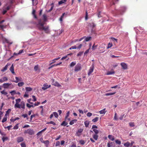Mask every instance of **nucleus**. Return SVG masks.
<instances>
[{"label":"nucleus","instance_id":"nucleus-1","mask_svg":"<svg viewBox=\"0 0 147 147\" xmlns=\"http://www.w3.org/2000/svg\"><path fill=\"white\" fill-rule=\"evenodd\" d=\"M44 22H41V20H40L37 25L38 29L40 30H43L47 34H49L50 31L49 29V26H44Z\"/></svg>","mask_w":147,"mask_h":147},{"label":"nucleus","instance_id":"nucleus-2","mask_svg":"<svg viewBox=\"0 0 147 147\" xmlns=\"http://www.w3.org/2000/svg\"><path fill=\"white\" fill-rule=\"evenodd\" d=\"M25 134H28L30 135H32L34 134V131L33 130L31 129H28L26 130H25L24 131Z\"/></svg>","mask_w":147,"mask_h":147},{"label":"nucleus","instance_id":"nucleus-3","mask_svg":"<svg viewBox=\"0 0 147 147\" xmlns=\"http://www.w3.org/2000/svg\"><path fill=\"white\" fill-rule=\"evenodd\" d=\"M94 69L93 65H92L90 68L88 73V75L89 76L90 74L93 72Z\"/></svg>","mask_w":147,"mask_h":147},{"label":"nucleus","instance_id":"nucleus-4","mask_svg":"<svg viewBox=\"0 0 147 147\" xmlns=\"http://www.w3.org/2000/svg\"><path fill=\"white\" fill-rule=\"evenodd\" d=\"M81 65L80 63H78L76 66L75 69V71H78L81 70Z\"/></svg>","mask_w":147,"mask_h":147},{"label":"nucleus","instance_id":"nucleus-5","mask_svg":"<svg viewBox=\"0 0 147 147\" xmlns=\"http://www.w3.org/2000/svg\"><path fill=\"white\" fill-rule=\"evenodd\" d=\"M83 129L82 128L79 129L76 132V135L77 136H79L82 134V133L83 132Z\"/></svg>","mask_w":147,"mask_h":147},{"label":"nucleus","instance_id":"nucleus-6","mask_svg":"<svg viewBox=\"0 0 147 147\" xmlns=\"http://www.w3.org/2000/svg\"><path fill=\"white\" fill-rule=\"evenodd\" d=\"M19 106L20 107H17L19 109L22 108L24 109L25 108V103L24 101H22L21 102V104H19Z\"/></svg>","mask_w":147,"mask_h":147},{"label":"nucleus","instance_id":"nucleus-7","mask_svg":"<svg viewBox=\"0 0 147 147\" xmlns=\"http://www.w3.org/2000/svg\"><path fill=\"white\" fill-rule=\"evenodd\" d=\"M43 87L42 88V89L43 90H45L48 88H49L51 87V85H48L47 83H45L44 84Z\"/></svg>","mask_w":147,"mask_h":147},{"label":"nucleus","instance_id":"nucleus-8","mask_svg":"<svg viewBox=\"0 0 147 147\" xmlns=\"http://www.w3.org/2000/svg\"><path fill=\"white\" fill-rule=\"evenodd\" d=\"M16 103L15 105V107H20L18 103L20 102L21 99L20 98H18L16 99Z\"/></svg>","mask_w":147,"mask_h":147},{"label":"nucleus","instance_id":"nucleus-9","mask_svg":"<svg viewBox=\"0 0 147 147\" xmlns=\"http://www.w3.org/2000/svg\"><path fill=\"white\" fill-rule=\"evenodd\" d=\"M11 84L9 83H5L3 84V87L5 89L9 88V86Z\"/></svg>","mask_w":147,"mask_h":147},{"label":"nucleus","instance_id":"nucleus-10","mask_svg":"<svg viewBox=\"0 0 147 147\" xmlns=\"http://www.w3.org/2000/svg\"><path fill=\"white\" fill-rule=\"evenodd\" d=\"M121 65L123 69H127V65L125 63L123 62L121 63Z\"/></svg>","mask_w":147,"mask_h":147},{"label":"nucleus","instance_id":"nucleus-11","mask_svg":"<svg viewBox=\"0 0 147 147\" xmlns=\"http://www.w3.org/2000/svg\"><path fill=\"white\" fill-rule=\"evenodd\" d=\"M52 82H54V79H52ZM53 85L55 86H57V87H60L61 86V85L57 82H53Z\"/></svg>","mask_w":147,"mask_h":147},{"label":"nucleus","instance_id":"nucleus-12","mask_svg":"<svg viewBox=\"0 0 147 147\" xmlns=\"http://www.w3.org/2000/svg\"><path fill=\"white\" fill-rule=\"evenodd\" d=\"M24 140V138L22 137H19L17 138V140L18 143L23 141Z\"/></svg>","mask_w":147,"mask_h":147},{"label":"nucleus","instance_id":"nucleus-13","mask_svg":"<svg viewBox=\"0 0 147 147\" xmlns=\"http://www.w3.org/2000/svg\"><path fill=\"white\" fill-rule=\"evenodd\" d=\"M8 80L7 78L6 77H3L2 78L0 79V82L2 83L6 82Z\"/></svg>","mask_w":147,"mask_h":147},{"label":"nucleus","instance_id":"nucleus-14","mask_svg":"<svg viewBox=\"0 0 147 147\" xmlns=\"http://www.w3.org/2000/svg\"><path fill=\"white\" fill-rule=\"evenodd\" d=\"M73 55V53H69V54H68L67 55H66L65 56H64L61 59V60H63V59H66L67 58H68V59H69V56H72Z\"/></svg>","mask_w":147,"mask_h":147},{"label":"nucleus","instance_id":"nucleus-15","mask_svg":"<svg viewBox=\"0 0 147 147\" xmlns=\"http://www.w3.org/2000/svg\"><path fill=\"white\" fill-rule=\"evenodd\" d=\"M15 78L16 80L14 81H13V82L17 83L18 82L21 81H22V78L21 77L19 78L17 77H16Z\"/></svg>","mask_w":147,"mask_h":147},{"label":"nucleus","instance_id":"nucleus-16","mask_svg":"<svg viewBox=\"0 0 147 147\" xmlns=\"http://www.w3.org/2000/svg\"><path fill=\"white\" fill-rule=\"evenodd\" d=\"M69 115V112L68 111L65 117V120L67 121L68 120V121L70 120V118H68V117Z\"/></svg>","mask_w":147,"mask_h":147},{"label":"nucleus","instance_id":"nucleus-17","mask_svg":"<svg viewBox=\"0 0 147 147\" xmlns=\"http://www.w3.org/2000/svg\"><path fill=\"white\" fill-rule=\"evenodd\" d=\"M113 142H109L107 144V146L108 147H116V146H113Z\"/></svg>","mask_w":147,"mask_h":147},{"label":"nucleus","instance_id":"nucleus-18","mask_svg":"<svg viewBox=\"0 0 147 147\" xmlns=\"http://www.w3.org/2000/svg\"><path fill=\"white\" fill-rule=\"evenodd\" d=\"M93 138L95 140H97L98 137V135L96 134H94L92 135Z\"/></svg>","mask_w":147,"mask_h":147},{"label":"nucleus","instance_id":"nucleus-19","mask_svg":"<svg viewBox=\"0 0 147 147\" xmlns=\"http://www.w3.org/2000/svg\"><path fill=\"white\" fill-rule=\"evenodd\" d=\"M106 109H103L101 110V111H100L99 112V113H100V114H105V113L107 112V111H105Z\"/></svg>","mask_w":147,"mask_h":147},{"label":"nucleus","instance_id":"nucleus-20","mask_svg":"<svg viewBox=\"0 0 147 147\" xmlns=\"http://www.w3.org/2000/svg\"><path fill=\"white\" fill-rule=\"evenodd\" d=\"M7 118V116L6 115H5L4 118L2 119V122L3 123L6 121Z\"/></svg>","mask_w":147,"mask_h":147},{"label":"nucleus","instance_id":"nucleus-21","mask_svg":"<svg viewBox=\"0 0 147 147\" xmlns=\"http://www.w3.org/2000/svg\"><path fill=\"white\" fill-rule=\"evenodd\" d=\"M102 49L100 50V53H103L105 51V47H100L99 48V49Z\"/></svg>","mask_w":147,"mask_h":147},{"label":"nucleus","instance_id":"nucleus-22","mask_svg":"<svg viewBox=\"0 0 147 147\" xmlns=\"http://www.w3.org/2000/svg\"><path fill=\"white\" fill-rule=\"evenodd\" d=\"M10 70L12 74H14L15 73V72H14V67L13 66V64H12L11 67H10Z\"/></svg>","mask_w":147,"mask_h":147},{"label":"nucleus","instance_id":"nucleus-23","mask_svg":"<svg viewBox=\"0 0 147 147\" xmlns=\"http://www.w3.org/2000/svg\"><path fill=\"white\" fill-rule=\"evenodd\" d=\"M4 40L5 42L10 45H11L13 43L12 42H10L9 40L5 38L4 39Z\"/></svg>","mask_w":147,"mask_h":147},{"label":"nucleus","instance_id":"nucleus-24","mask_svg":"<svg viewBox=\"0 0 147 147\" xmlns=\"http://www.w3.org/2000/svg\"><path fill=\"white\" fill-rule=\"evenodd\" d=\"M89 121H85L84 123L86 127H88L89 124Z\"/></svg>","mask_w":147,"mask_h":147},{"label":"nucleus","instance_id":"nucleus-25","mask_svg":"<svg viewBox=\"0 0 147 147\" xmlns=\"http://www.w3.org/2000/svg\"><path fill=\"white\" fill-rule=\"evenodd\" d=\"M67 1V0H61L58 2V4L60 5L63 3H64Z\"/></svg>","mask_w":147,"mask_h":147},{"label":"nucleus","instance_id":"nucleus-26","mask_svg":"<svg viewBox=\"0 0 147 147\" xmlns=\"http://www.w3.org/2000/svg\"><path fill=\"white\" fill-rule=\"evenodd\" d=\"M108 138L111 141H113L114 140V137L112 135H109L108 136Z\"/></svg>","mask_w":147,"mask_h":147},{"label":"nucleus","instance_id":"nucleus-27","mask_svg":"<svg viewBox=\"0 0 147 147\" xmlns=\"http://www.w3.org/2000/svg\"><path fill=\"white\" fill-rule=\"evenodd\" d=\"M43 143L45 144L46 146L47 147L49 145V140H47L45 141H43Z\"/></svg>","mask_w":147,"mask_h":147},{"label":"nucleus","instance_id":"nucleus-28","mask_svg":"<svg viewBox=\"0 0 147 147\" xmlns=\"http://www.w3.org/2000/svg\"><path fill=\"white\" fill-rule=\"evenodd\" d=\"M8 66V65H6L1 70V71L2 72H4L5 71L7 70Z\"/></svg>","mask_w":147,"mask_h":147},{"label":"nucleus","instance_id":"nucleus-29","mask_svg":"<svg viewBox=\"0 0 147 147\" xmlns=\"http://www.w3.org/2000/svg\"><path fill=\"white\" fill-rule=\"evenodd\" d=\"M82 46V44H80L78 47H77L76 46H74V49H80L81 48Z\"/></svg>","mask_w":147,"mask_h":147},{"label":"nucleus","instance_id":"nucleus-30","mask_svg":"<svg viewBox=\"0 0 147 147\" xmlns=\"http://www.w3.org/2000/svg\"><path fill=\"white\" fill-rule=\"evenodd\" d=\"M24 83L23 82H20L18 84V85L19 87H21L24 85Z\"/></svg>","mask_w":147,"mask_h":147},{"label":"nucleus","instance_id":"nucleus-31","mask_svg":"<svg viewBox=\"0 0 147 147\" xmlns=\"http://www.w3.org/2000/svg\"><path fill=\"white\" fill-rule=\"evenodd\" d=\"M68 124V123L67 122H65V121H63L61 124V126H66Z\"/></svg>","mask_w":147,"mask_h":147},{"label":"nucleus","instance_id":"nucleus-32","mask_svg":"<svg viewBox=\"0 0 147 147\" xmlns=\"http://www.w3.org/2000/svg\"><path fill=\"white\" fill-rule=\"evenodd\" d=\"M32 1L33 5H36L38 3L37 0H32Z\"/></svg>","mask_w":147,"mask_h":147},{"label":"nucleus","instance_id":"nucleus-33","mask_svg":"<svg viewBox=\"0 0 147 147\" xmlns=\"http://www.w3.org/2000/svg\"><path fill=\"white\" fill-rule=\"evenodd\" d=\"M51 7L49 11H48V12H51L53 9V8L54 6V3H52L51 4Z\"/></svg>","mask_w":147,"mask_h":147},{"label":"nucleus","instance_id":"nucleus-34","mask_svg":"<svg viewBox=\"0 0 147 147\" xmlns=\"http://www.w3.org/2000/svg\"><path fill=\"white\" fill-rule=\"evenodd\" d=\"M60 57H58L57 58H55V59H53V60H52V62H51L50 64V65H51V64H52L54 63H55V60H59V59H60Z\"/></svg>","mask_w":147,"mask_h":147},{"label":"nucleus","instance_id":"nucleus-35","mask_svg":"<svg viewBox=\"0 0 147 147\" xmlns=\"http://www.w3.org/2000/svg\"><path fill=\"white\" fill-rule=\"evenodd\" d=\"M98 117H96L92 120V121L94 123L98 121Z\"/></svg>","mask_w":147,"mask_h":147},{"label":"nucleus","instance_id":"nucleus-36","mask_svg":"<svg viewBox=\"0 0 147 147\" xmlns=\"http://www.w3.org/2000/svg\"><path fill=\"white\" fill-rule=\"evenodd\" d=\"M26 90L27 91H30L32 90V88L30 87H26Z\"/></svg>","mask_w":147,"mask_h":147},{"label":"nucleus","instance_id":"nucleus-37","mask_svg":"<svg viewBox=\"0 0 147 147\" xmlns=\"http://www.w3.org/2000/svg\"><path fill=\"white\" fill-rule=\"evenodd\" d=\"M115 73V72L114 71H109L107 73V75H110L113 74Z\"/></svg>","mask_w":147,"mask_h":147},{"label":"nucleus","instance_id":"nucleus-38","mask_svg":"<svg viewBox=\"0 0 147 147\" xmlns=\"http://www.w3.org/2000/svg\"><path fill=\"white\" fill-rule=\"evenodd\" d=\"M92 39V37L91 36L87 37L86 38L85 40L86 41H88L91 40Z\"/></svg>","mask_w":147,"mask_h":147},{"label":"nucleus","instance_id":"nucleus-39","mask_svg":"<svg viewBox=\"0 0 147 147\" xmlns=\"http://www.w3.org/2000/svg\"><path fill=\"white\" fill-rule=\"evenodd\" d=\"M115 93H116L115 92H113V93H107L105 94V95L106 96L111 95H114V94H115Z\"/></svg>","mask_w":147,"mask_h":147},{"label":"nucleus","instance_id":"nucleus-40","mask_svg":"<svg viewBox=\"0 0 147 147\" xmlns=\"http://www.w3.org/2000/svg\"><path fill=\"white\" fill-rule=\"evenodd\" d=\"M124 145V146L126 147H128L130 146V143L128 142H127L125 143Z\"/></svg>","mask_w":147,"mask_h":147},{"label":"nucleus","instance_id":"nucleus-41","mask_svg":"<svg viewBox=\"0 0 147 147\" xmlns=\"http://www.w3.org/2000/svg\"><path fill=\"white\" fill-rule=\"evenodd\" d=\"M2 94H4V95H6L7 94V92L5 91V90H3L1 91L0 92Z\"/></svg>","mask_w":147,"mask_h":147},{"label":"nucleus","instance_id":"nucleus-42","mask_svg":"<svg viewBox=\"0 0 147 147\" xmlns=\"http://www.w3.org/2000/svg\"><path fill=\"white\" fill-rule=\"evenodd\" d=\"M65 13H63L62 14V16H61V17L60 18H59V20L60 21H61V22H62V21H63V18L64 15H65Z\"/></svg>","mask_w":147,"mask_h":147},{"label":"nucleus","instance_id":"nucleus-43","mask_svg":"<svg viewBox=\"0 0 147 147\" xmlns=\"http://www.w3.org/2000/svg\"><path fill=\"white\" fill-rule=\"evenodd\" d=\"M43 19L44 21L45 22L47 20V17L46 14H44L43 15Z\"/></svg>","mask_w":147,"mask_h":147},{"label":"nucleus","instance_id":"nucleus-44","mask_svg":"<svg viewBox=\"0 0 147 147\" xmlns=\"http://www.w3.org/2000/svg\"><path fill=\"white\" fill-rule=\"evenodd\" d=\"M8 139V138L7 137H3L2 138V140H3V142H4L5 141H6Z\"/></svg>","mask_w":147,"mask_h":147},{"label":"nucleus","instance_id":"nucleus-45","mask_svg":"<svg viewBox=\"0 0 147 147\" xmlns=\"http://www.w3.org/2000/svg\"><path fill=\"white\" fill-rule=\"evenodd\" d=\"M47 124H52L53 125H56V123L53 121H50L49 122H48L46 123Z\"/></svg>","mask_w":147,"mask_h":147},{"label":"nucleus","instance_id":"nucleus-46","mask_svg":"<svg viewBox=\"0 0 147 147\" xmlns=\"http://www.w3.org/2000/svg\"><path fill=\"white\" fill-rule=\"evenodd\" d=\"M53 115H54V116L56 118H57L59 116L58 115L57 113L56 112H53Z\"/></svg>","mask_w":147,"mask_h":147},{"label":"nucleus","instance_id":"nucleus-47","mask_svg":"<svg viewBox=\"0 0 147 147\" xmlns=\"http://www.w3.org/2000/svg\"><path fill=\"white\" fill-rule=\"evenodd\" d=\"M93 130L95 133L94 134H98L99 133V131L96 129H93Z\"/></svg>","mask_w":147,"mask_h":147},{"label":"nucleus","instance_id":"nucleus-48","mask_svg":"<svg viewBox=\"0 0 147 147\" xmlns=\"http://www.w3.org/2000/svg\"><path fill=\"white\" fill-rule=\"evenodd\" d=\"M38 69L39 67L38 65L34 66V69L35 71H36Z\"/></svg>","mask_w":147,"mask_h":147},{"label":"nucleus","instance_id":"nucleus-49","mask_svg":"<svg viewBox=\"0 0 147 147\" xmlns=\"http://www.w3.org/2000/svg\"><path fill=\"white\" fill-rule=\"evenodd\" d=\"M26 106L27 107H28L29 108H30L31 107H34V105H31L28 103H27L26 104Z\"/></svg>","mask_w":147,"mask_h":147},{"label":"nucleus","instance_id":"nucleus-50","mask_svg":"<svg viewBox=\"0 0 147 147\" xmlns=\"http://www.w3.org/2000/svg\"><path fill=\"white\" fill-rule=\"evenodd\" d=\"M21 147H26V145L24 142H23L21 144Z\"/></svg>","mask_w":147,"mask_h":147},{"label":"nucleus","instance_id":"nucleus-51","mask_svg":"<svg viewBox=\"0 0 147 147\" xmlns=\"http://www.w3.org/2000/svg\"><path fill=\"white\" fill-rule=\"evenodd\" d=\"M129 124L130 127H133L134 126V123L133 122H129Z\"/></svg>","mask_w":147,"mask_h":147},{"label":"nucleus","instance_id":"nucleus-52","mask_svg":"<svg viewBox=\"0 0 147 147\" xmlns=\"http://www.w3.org/2000/svg\"><path fill=\"white\" fill-rule=\"evenodd\" d=\"M10 93L11 94V95H13V94H16V91L15 90L11 91Z\"/></svg>","mask_w":147,"mask_h":147},{"label":"nucleus","instance_id":"nucleus-53","mask_svg":"<svg viewBox=\"0 0 147 147\" xmlns=\"http://www.w3.org/2000/svg\"><path fill=\"white\" fill-rule=\"evenodd\" d=\"M89 25L90 26H92V27L93 28L95 26V24L93 23H90Z\"/></svg>","mask_w":147,"mask_h":147},{"label":"nucleus","instance_id":"nucleus-54","mask_svg":"<svg viewBox=\"0 0 147 147\" xmlns=\"http://www.w3.org/2000/svg\"><path fill=\"white\" fill-rule=\"evenodd\" d=\"M22 116L24 118H27V119H28V118L27 117L28 115L27 114H22Z\"/></svg>","mask_w":147,"mask_h":147},{"label":"nucleus","instance_id":"nucleus-55","mask_svg":"<svg viewBox=\"0 0 147 147\" xmlns=\"http://www.w3.org/2000/svg\"><path fill=\"white\" fill-rule=\"evenodd\" d=\"M115 142L117 144L119 145H120L121 144V142L118 140H115Z\"/></svg>","mask_w":147,"mask_h":147},{"label":"nucleus","instance_id":"nucleus-56","mask_svg":"<svg viewBox=\"0 0 147 147\" xmlns=\"http://www.w3.org/2000/svg\"><path fill=\"white\" fill-rule=\"evenodd\" d=\"M97 47V45H95V44H94L92 47V49L93 50H94L96 49Z\"/></svg>","mask_w":147,"mask_h":147},{"label":"nucleus","instance_id":"nucleus-57","mask_svg":"<svg viewBox=\"0 0 147 147\" xmlns=\"http://www.w3.org/2000/svg\"><path fill=\"white\" fill-rule=\"evenodd\" d=\"M18 124H17L16 125L13 127V129H18Z\"/></svg>","mask_w":147,"mask_h":147},{"label":"nucleus","instance_id":"nucleus-58","mask_svg":"<svg viewBox=\"0 0 147 147\" xmlns=\"http://www.w3.org/2000/svg\"><path fill=\"white\" fill-rule=\"evenodd\" d=\"M112 44L111 43H109L108 44V46L107 47V49H109L112 47Z\"/></svg>","mask_w":147,"mask_h":147},{"label":"nucleus","instance_id":"nucleus-59","mask_svg":"<svg viewBox=\"0 0 147 147\" xmlns=\"http://www.w3.org/2000/svg\"><path fill=\"white\" fill-rule=\"evenodd\" d=\"M83 53V52H80L78 54V56H80L82 55Z\"/></svg>","mask_w":147,"mask_h":147},{"label":"nucleus","instance_id":"nucleus-60","mask_svg":"<svg viewBox=\"0 0 147 147\" xmlns=\"http://www.w3.org/2000/svg\"><path fill=\"white\" fill-rule=\"evenodd\" d=\"M12 127V126L11 125H10L9 126L6 127H5V129L7 128L8 129V130H9L10 129V128Z\"/></svg>","mask_w":147,"mask_h":147},{"label":"nucleus","instance_id":"nucleus-61","mask_svg":"<svg viewBox=\"0 0 147 147\" xmlns=\"http://www.w3.org/2000/svg\"><path fill=\"white\" fill-rule=\"evenodd\" d=\"M23 52H24V50L23 49L19 51L18 53V54L19 55Z\"/></svg>","mask_w":147,"mask_h":147},{"label":"nucleus","instance_id":"nucleus-62","mask_svg":"<svg viewBox=\"0 0 147 147\" xmlns=\"http://www.w3.org/2000/svg\"><path fill=\"white\" fill-rule=\"evenodd\" d=\"M35 115L34 114L32 115H31V116L30 117V121H31L32 120L33 117H35Z\"/></svg>","mask_w":147,"mask_h":147},{"label":"nucleus","instance_id":"nucleus-63","mask_svg":"<svg viewBox=\"0 0 147 147\" xmlns=\"http://www.w3.org/2000/svg\"><path fill=\"white\" fill-rule=\"evenodd\" d=\"M60 144V142L59 141H57L55 144V146L57 147L59 146Z\"/></svg>","mask_w":147,"mask_h":147},{"label":"nucleus","instance_id":"nucleus-64","mask_svg":"<svg viewBox=\"0 0 147 147\" xmlns=\"http://www.w3.org/2000/svg\"><path fill=\"white\" fill-rule=\"evenodd\" d=\"M80 144L82 145H84L85 144V142L83 140H81L80 141Z\"/></svg>","mask_w":147,"mask_h":147}]
</instances>
